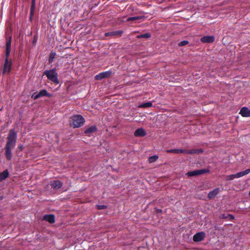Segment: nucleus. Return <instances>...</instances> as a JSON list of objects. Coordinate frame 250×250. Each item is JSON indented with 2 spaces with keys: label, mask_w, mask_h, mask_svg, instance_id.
I'll return each mask as SVG.
<instances>
[{
  "label": "nucleus",
  "mask_w": 250,
  "mask_h": 250,
  "mask_svg": "<svg viewBox=\"0 0 250 250\" xmlns=\"http://www.w3.org/2000/svg\"><path fill=\"white\" fill-rule=\"evenodd\" d=\"M188 41H183L180 42L179 43L178 45L179 46H182L186 45L188 44Z\"/></svg>",
  "instance_id": "28"
},
{
  "label": "nucleus",
  "mask_w": 250,
  "mask_h": 250,
  "mask_svg": "<svg viewBox=\"0 0 250 250\" xmlns=\"http://www.w3.org/2000/svg\"><path fill=\"white\" fill-rule=\"evenodd\" d=\"M141 19V17L139 16H134V17H131L127 18V21H136L139 20Z\"/></svg>",
  "instance_id": "26"
},
{
  "label": "nucleus",
  "mask_w": 250,
  "mask_h": 250,
  "mask_svg": "<svg viewBox=\"0 0 250 250\" xmlns=\"http://www.w3.org/2000/svg\"><path fill=\"white\" fill-rule=\"evenodd\" d=\"M249 195H250V192H249Z\"/></svg>",
  "instance_id": "34"
},
{
  "label": "nucleus",
  "mask_w": 250,
  "mask_h": 250,
  "mask_svg": "<svg viewBox=\"0 0 250 250\" xmlns=\"http://www.w3.org/2000/svg\"><path fill=\"white\" fill-rule=\"evenodd\" d=\"M146 135V132L143 128H138L134 132V136L136 137H143Z\"/></svg>",
  "instance_id": "14"
},
{
  "label": "nucleus",
  "mask_w": 250,
  "mask_h": 250,
  "mask_svg": "<svg viewBox=\"0 0 250 250\" xmlns=\"http://www.w3.org/2000/svg\"><path fill=\"white\" fill-rule=\"evenodd\" d=\"M56 54L54 52H52L50 53L48 59V62L49 63H51L53 62V60L56 56Z\"/></svg>",
  "instance_id": "23"
},
{
  "label": "nucleus",
  "mask_w": 250,
  "mask_h": 250,
  "mask_svg": "<svg viewBox=\"0 0 250 250\" xmlns=\"http://www.w3.org/2000/svg\"><path fill=\"white\" fill-rule=\"evenodd\" d=\"M17 139V132L14 129L9 130L5 146V155L8 160L12 158V149L16 146Z\"/></svg>",
  "instance_id": "1"
},
{
  "label": "nucleus",
  "mask_w": 250,
  "mask_h": 250,
  "mask_svg": "<svg viewBox=\"0 0 250 250\" xmlns=\"http://www.w3.org/2000/svg\"><path fill=\"white\" fill-rule=\"evenodd\" d=\"M23 146L22 145H21L20 146H19V149L21 150H22L23 149Z\"/></svg>",
  "instance_id": "32"
},
{
  "label": "nucleus",
  "mask_w": 250,
  "mask_h": 250,
  "mask_svg": "<svg viewBox=\"0 0 250 250\" xmlns=\"http://www.w3.org/2000/svg\"><path fill=\"white\" fill-rule=\"evenodd\" d=\"M12 68V61L11 60H4V63L2 69V74L10 72Z\"/></svg>",
  "instance_id": "5"
},
{
  "label": "nucleus",
  "mask_w": 250,
  "mask_h": 250,
  "mask_svg": "<svg viewBox=\"0 0 250 250\" xmlns=\"http://www.w3.org/2000/svg\"><path fill=\"white\" fill-rule=\"evenodd\" d=\"M46 96L47 97H51V94L48 93L45 89H42L40 91L39 93L35 92L32 95V98L34 100H37L39 98Z\"/></svg>",
  "instance_id": "4"
},
{
  "label": "nucleus",
  "mask_w": 250,
  "mask_h": 250,
  "mask_svg": "<svg viewBox=\"0 0 250 250\" xmlns=\"http://www.w3.org/2000/svg\"><path fill=\"white\" fill-rule=\"evenodd\" d=\"M43 74L46 75L47 79L52 83L56 84H58L59 83L58 74L55 68L45 70L44 71Z\"/></svg>",
  "instance_id": "2"
},
{
  "label": "nucleus",
  "mask_w": 250,
  "mask_h": 250,
  "mask_svg": "<svg viewBox=\"0 0 250 250\" xmlns=\"http://www.w3.org/2000/svg\"><path fill=\"white\" fill-rule=\"evenodd\" d=\"M36 5V0H32L31 1V6L32 9H35Z\"/></svg>",
  "instance_id": "31"
},
{
  "label": "nucleus",
  "mask_w": 250,
  "mask_h": 250,
  "mask_svg": "<svg viewBox=\"0 0 250 250\" xmlns=\"http://www.w3.org/2000/svg\"><path fill=\"white\" fill-rule=\"evenodd\" d=\"M219 188H216L210 191L208 194V198L210 199L213 198L219 193Z\"/></svg>",
  "instance_id": "15"
},
{
  "label": "nucleus",
  "mask_w": 250,
  "mask_h": 250,
  "mask_svg": "<svg viewBox=\"0 0 250 250\" xmlns=\"http://www.w3.org/2000/svg\"><path fill=\"white\" fill-rule=\"evenodd\" d=\"M152 106V104L151 102H148L146 103H142L138 105V107L139 108H147L149 107H151Z\"/></svg>",
  "instance_id": "21"
},
{
  "label": "nucleus",
  "mask_w": 250,
  "mask_h": 250,
  "mask_svg": "<svg viewBox=\"0 0 250 250\" xmlns=\"http://www.w3.org/2000/svg\"><path fill=\"white\" fill-rule=\"evenodd\" d=\"M11 37H9L6 38V47H5V59H9V56L10 55L11 49Z\"/></svg>",
  "instance_id": "6"
},
{
  "label": "nucleus",
  "mask_w": 250,
  "mask_h": 250,
  "mask_svg": "<svg viewBox=\"0 0 250 250\" xmlns=\"http://www.w3.org/2000/svg\"><path fill=\"white\" fill-rule=\"evenodd\" d=\"M9 175L8 171L6 169L0 173V182L5 180Z\"/></svg>",
  "instance_id": "20"
},
{
  "label": "nucleus",
  "mask_w": 250,
  "mask_h": 250,
  "mask_svg": "<svg viewBox=\"0 0 250 250\" xmlns=\"http://www.w3.org/2000/svg\"><path fill=\"white\" fill-rule=\"evenodd\" d=\"M236 178V174L227 175L226 176V179L227 180H232Z\"/></svg>",
  "instance_id": "27"
},
{
  "label": "nucleus",
  "mask_w": 250,
  "mask_h": 250,
  "mask_svg": "<svg viewBox=\"0 0 250 250\" xmlns=\"http://www.w3.org/2000/svg\"><path fill=\"white\" fill-rule=\"evenodd\" d=\"M111 74L112 71H111L103 72L96 75L95 76L94 79L95 80L101 81L103 79L109 78L111 76Z\"/></svg>",
  "instance_id": "7"
},
{
  "label": "nucleus",
  "mask_w": 250,
  "mask_h": 250,
  "mask_svg": "<svg viewBox=\"0 0 250 250\" xmlns=\"http://www.w3.org/2000/svg\"><path fill=\"white\" fill-rule=\"evenodd\" d=\"M150 37V34L148 33L142 34L137 36V38H146L147 39Z\"/></svg>",
  "instance_id": "24"
},
{
  "label": "nucleus",
  "mask_w": 250,
  "mask_h": 250,
  "mask_svg": "<svg viewBox=\"0 0 250 250\" xmlns=\"http://www.w3.org/2000/svg\"><path fill=\"white\" fill-rule=\"evenodd\" d=\"M34 9H32V7L30 8V19L31 20L32 17L34 15Z\"/></svg>",
  "instance_id": "30"
},
{
  "label": "nucleus",
  "mask_w": 250,
  "mask_h": 250,
  "mask_svg": "<svg viewBox=\"0 0 250 250\" xmlns=\"http://www.w3.org/2000/svg\"><path fill=\"white\" fill-rule=\"evenodd\" d=\"M123 31L121 30L119 31H110L105 33V36H121L123 34Z\"/></svg>",
  "instance_id": "16"
},
{
  "label": "nucleus",
  "mask_w": 250,
  "mask_h": 250,
  "mask_svg": "<svg viewBox=\"0 0 250 250\" xmlns=\"http://www.w3.org/2000/svg\"><path fill=\"white\" fill-rule=\"evenodd\" d=\"M161 211H162V210L161 209H158L157 210V212H160Z\"/></svg>",
  "instance_id": "33"
},
{
  "label": "nucleus",
  "mask_w": 250,
  "mask_h": 250,
  "mask_svg": "<svg viewBox=\"0 0 250 250\" xmlns=\"http://www.w3.org/2000/svg\"><path fill=\"white\" fill-rule=\"evenodd\" d=\"M96 207H97V208L98 209H105L107 208V206H105V205H98L96 206Z\"/></svg>",
  "instance_id": "29"
},
{
  "label": "nucleus",
  "mask_w": 250,
  "mask_h": 250,
  "mask_svg": "<svg viewBox=\"0 0 250 250\" xmlns=\"http://www.w3.org/2000/svg\"><path fill=\"white\" fill-rule=\"evenodd\" d=\"M206 234L204 232L201 231L195 233L193 236V240L194 242H200L204 239Z\"/></svg>",
  "instance_id": "9"
},
{
  "label": "nucleus",
  "mask_w": 250,
  "mask_h": 250,
  "mask_svg": "<svg viewBox=\"0 0 250 250\" xmlns=\"http://www.w3.org/2000/svg\"><path fill=\"white\" fill-rule=\"evenodd\" d=\"M182 151V149H172L166 150V152L167 153H173L175 154L181 153Z\"/></svg>",
  "instance_id": "22"
},
{
  "label": "nucleus",
  "mask_w": 250,
  "mask_h": 250,
  "mask_svg": "<svg viewBox=\"0 0 250 250\" xmlns=\"http://www.w3.org/2000/svg\"><path fill=\"white\" fill-rule=\"evenodd\" d=\"M250 173V168L236 174V178H239Z\"/></svg>",
  "instance_id": "19"
},
{
  "label": "nucleus",
  "mask_w": 250,
  "mask_h": 250,
  "mask_svg": "<svg viewBox=\"0 0 250 250\" xmlns=\"http://www.w3.org/2000/svg\"><path fill=\"white\" fill-rule=\"evenodd\" d=\"M159 157L157 155H153L149 157L148 161L150 163H153L155 162L158 159Z\"/></svg>",
  "instance_id": "25"
},
{
  "label": "nucleus",
  "mask_w": 250,
  "mask_h": 250,
  "mask_svg": "<svg viewBox=\"0 0 250 250\" xmlns=\"http://www.w3.org/2000/svg\"><path fill=\"white\" fill-rule=\"evenodd\" d=\"M201 41L204 43H211L214 41V37L213 36H204L201 38Z\"/></svg>",
  "instance_id": "11"
},
{
  "label": "nucleus",
  "mask_w": 250,
  "mask_h": 250,
  "mask_svg": "<svg viewBox=\"0 0 250 250\" xmlns=\"http://www.w3.org/2000/svg\"><path fill=\"white\" fill-rule=\"evenodd\" d=\"M182 152H181V153H184V154H196V153H201L203 152V150L202 149H182Z\"/></svg>",
  "instance_id": "10"
},
{
  "label": "nucleus",
  "mask_w": 250,
  "mask_h": 250,
  "mask_svg": "<svg viewBox=\"0 0 250 250\" xmlns=\"http://www.w3.org/2000/svg\"><path fill=\"white\" fill-rule=\"evenodd\" d=\"M51 188L55 189H58L62 186V183L59 180H55L51 182Z\"/></svg>",
  "instance_id": "13"
},
{
  "label": "nucleus",
  "mask_w": 250,
  "mask_h": 250,
  "mask_svg": "<svg viewBox=\"0 0 250 250\" xmlns=\"http://www.w3.org/2000/svg\"><path fill=\"white\" fill-rule=\"evenodd\" d=\"M44 220L48 221L50 223H53L55 222V216L53 214H46L44 216Z\"/></svg>",
  "instance_id": "17"
},
{
  "label": "nucleus",
  "mask_w": 250,
  "mask_h": 250,
  "mask_svg": "<svg viewBox=\"0 0 250 250\" xmlns=\"http://www.w3.org/2000/svg\"><path fill=\"white\" fill-rule=\"evenodd\" d=\"M72 125L74 128H77L82 126L85 120L82 116L80 115H74L71 117Z\"/></svg>",
  "instance_id": "3"
},
{
  "label": "nucleus",
  "mask_w": 250,
  "mask_h": 250,
  "mask_svg": "<svg viewBox=\"0 0 250 250\" xmlns=\"http://www.w3.org/2000/svg\"><path fill=\"white\" fill-rule=\"evenodd\" d=\"M97 129L96 126L92 125L89 127H88L86 128L85 131L84 133L86 134H90V133H93L97 131Z\"/></svg>",
  "instance_id": "18"
},
{
  "label": "nucleus",
  "mask_w": 250,
  "mask_h": 250,
  "mask_svg": "<svg viewBox=\"0 0 250 250\" xmlns=\"http://www.w3.org/2000/svg\"><path fill=\"white\" fill-rule=\"evenodd\" d=\"M208 172V170L207 169H202L188 172L187 174L188 176H194L204 174Z\"/></svg>",
  "instance_id": "8"
},
{
  "label": "nucleus",
  "mask_w": 250,
  "mask_h": 250,
  "mask_svg": "<svg viewBox=\"0 0 250 250\" xmlns=\"http://www.w3.org/2000/svg\"><path fill=\"white\" fill-rule=\"evenodd\" d=\"M239 114L243 117H250V110L246 107H243L241 109Z\"/></svg>",
  "instance_id": "12"
}]
</instances>
